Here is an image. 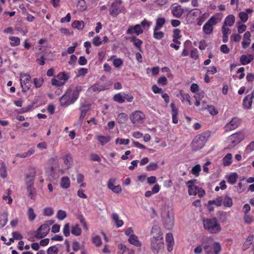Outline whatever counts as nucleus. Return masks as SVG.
Returning a JSON list of instances; mask_svg holds the SVG:
<instances>
[{"mask_svg": "<svg viewBox=\"0 0 254 254\" xmlns=\"http://www.w3.org/2000/svg\"><path fill=\"white\" fill-rule=\"evenodd\" d=\"M159 30L154 29L153 37L157 40H160L164 37V33L162 31H159Z\"/></svg>", "mask_w": 254, "mask_h": 254, "instance_id": "45", "label": "nucleus"}, {"mask_svg": "<svg viewBox=\"0 0 254 254\" xmlns=\"http://www.w3.org/2000/svg\"><path fill=\"white\" fill-rule=\"evenodd\" d=\"M71 89H68L66 90L65 93L61 97L60 101L62 106L66 107L75 102L71 96Z\"/></svg>", "mask_w": 254, "mask_h": 254, "instance_id": "10", "label": "nucleus"}, {"mask_svg": "<svg viewBox=\"0 0 254 254\" xmlns=\"http://www.w3.org/2000/svg\"><path fill=\"white\" fill-rule=\"evenodd\" d=\"M115 57V56H113L111 58V60H113V64L115 67L117 68H120L123 64V61L120 58H117L114 59V58Z\"/></svg>", "mask_w": 254, "mask_h": 254, "instance_id": "38", "label": "nucleus"}, {"mask_svg": "<svg viewBox=\"0 0 254 254\" xmlns=\"http://www.w3.org/2000/svg\"><path fill=\"white\" fill-rule=\"evenodd\" d=\"M241 120L238 117L233 118L230 122L227 123L224 127L226 132H228L237 128L241 124Z\"/></svg>", "mask_w": 254, "mask_h": 254, "instance_id": "12", "label": "nucleus"}, {"mask_svg": "<svg viewBox=\"0 0 254 254\" xmlns=\"http://www.w3.org/2000/svg\"><path fill=\"white\" fill-rule=\"evenodd\" d=\"M180 93L182 97L181 100L182 102H184L185 101H187L190 105H191L192 104L190 101L191 97L189 94L184 93L182 90L180 91Z\"/></svg>", "mask_w": 254, "mask_h": 254, "instance_id": "31", "label": "nucleus"}, {"mask_svg": "<svg viewBox=\"0 0 254 254\" xmlns=\"http://www.w3.org/2000/svg\"><path fill=\"white\" fill-rule=\"evenodd\" d=\"M124 97V92H121L115 94L113 97V100L119 103H123L125 102Z\"/></svg>", "mask_w": 254, "mask_h": 254, "instance_id": "30", "label": "nucleus"}, {"mask_svg": "<svg viewBox=\"0 0 254 254\" xmlns=\"http://www.w3.org/2000/svg\"><path fill=\"white\" fill-rule=\"evenodd\" d=\"M82 90V87L81 86H76L72 92L71 93V96L74 102L78 98L79 94Z\"/></svg>", "mask_w": 254, "mask_h": 254, "instance_id": "23", "label": "nucleus"}, {"mask_svg": "<svg viewBox=\"0 0 254 254\" xmlns=\"http://www.w3.org/2000/svg\"><path fill=\"white\" fill-rule=\"evenodd\" d=\"M0 176L3 179H4L7 177L6 168L4 163H2L0 167Z\"/></svg>", "mask_w": 254, "mask_h": 254, "instance_id": "49", "label": "nucleus"}, {"mask_svg": "<svg viewBox=\"0 0 254 254\" xmlns=\"http://www.w3.org/2000/svg\"><path fill=\"white\" fill-rule=\"evenodd\" d=\"M203 224L204 229L209 233L216 234L221 231V227L216 218L205 219Z\"/></svg>", "mask_w": 254, "mask_h": 254, "instance_id": "5", "label": "nucleus"}, {"mask_svg": "<svg viewBox=\"0 0 254 254\" xmlns=\"http://www.w3.org/2000/svg\"><path fill=\"white\" fill-rule=\"evenodd\" d=\"M64 164L66 166V169H68L70 168L72 164V158L69 154H66L63 158Z\"/></svg>", "mask_w": 254, "mask_h": 254, "instance_id": "25", "label": "nucleus"}, {"mask_svg": "<svg viewBox=\"0 0 254 254\" xmlns=\"http://www.w3.org/2000/svg\"><path fill=\"white\" fill-rule=\"evenodd\" d=\"M252 104V100H249V96L245 97L243 100V106L247 109H250Z\"/></svg>", "mask_w": 254, "mask_h": 254, "instance_id": "52", "label": "nucleus"}, {"mask_svg": "<svg viewBox=\"0 0 254 254\" xmlns=\"http://www.w3.org/2000/svg\"><path fill=\"white\" fill-rule=\"evenodd\" d=\"M207 109L211 115H216L218 113V111L213 106H208Z\"/></svg>", "mask_w": 254, "mask_h": 254, "instance_id": "62", "label": "nucleus"}, {"mask_svg": "<svg viewBox=\"0 0 254 254\" xmlns=\"http://www.w3.org/2000/svg\"><path fill=\"white\" fill-rule=\"evenodd\" d=\"M223 199L221 196L217 197L215 200H209L208 202V205L215 204L217 206H220L222 205Z\"/></svg>", "mask_w": 254, "mask_h": 254, "instance_id": "41", "label": "nucleus"}, {"mask_svg": "<svg viewBox=\"0 0 254 254\" xmlns=\"http://www.w3.org/2000/svg\"><path fill=\"white\" fill-rule=\"evenodd\" d=\"M27 191L28 196L32 199H34L36 196L35 188L33 186H27Z\"/></svg>", "mask_w": 254, "mask_h": 254, "instance_id": "27", "label": "nucleus"}, {"mask_svg": "<svg viewBox=\"0 0 254 254\" xmlns=\"http://www.w3.org/2000/svg\"><path fill=\"white\" fill-rule=\"evenodd\" d=\"M232 155L231 153H228L223 158V164L225 166L230 165L232 163Z\"/></svg>", "mask_w": 254, "mask_h": 254, "instance_id": "36", "label": "nucleus"}, {"mask_svg": "<svg viewBox=\"0 0 254 254\" xmlns=\"http://www.w3.org/2000/svg\"><path fill=\"white\" fill-rule=\"evenodd\" d=\"M47 254H58L59 249L56 246H53L47 250Z\"/></svg>", "mask_w": 254, "mask_h": 254, "instance_id": "56", "label": "nucleus"}, {"mask_svg": "<svg viewBox=\"0 0 254 254\" xmlns=\"http://www.w3.org/2000/svg\"><path fill=\"white\" fill-rule=\"evenodd\" d=\"M92 243L97 247H99L102 245V240L100 237L96 235L92 238Z\"/></svg>", "mask_w": 254, "mask_h": 254, "instance_id": "50", "label": "nucleus"}, {"mask_svg": "<svg viewBox=\"0 0 254 254\" xmlns=\"http://www.w3.org/2000/svg\"><path fill=\"white\" fill-rule=\"evenodd\" d=\"M239 17L244 23L248 20L249 17L248 14L244 11L240 12L239 14Z\"/></svg>", "mask_w": 254, "mask_h": 254, "instance_id": "57", "label": "nucleus"}, {"mask_svg": "<svg viewBox=\"0 0 254 254\" xmlns=\"http://www.w3.org/2000/svg\"><path fill=\"white\" fill-rule=\"evenodd\" d=\"M130 41L133 43V45L137 48L140 52H142L141 46L143 42L140 39L137 38L135 36H132L130 38Z\"/></svg>", "mask_w": 254, "mask_h": 254, "instance_id": "22", "label": "nucleus"}, {"mask_svg": "<svg viewBox=\"0 0 254 254\" xmlns=\"http://www.w3.org/2000/svg\"><path fill=\"white\" fill-rule=\"evenodd\" d=\"M63 233L65 237H68L70 235V230H69V224L68 223H66L64 225V227L63 229Z\"/></svg>", "mask_w": 254, "mask_h": 254, "instance_id": "64", "label": "nucleus"}, {"mask_svg": "<svg viewBox=\"0 0 254 254\" xmlns=\"http://www.w3.org/2000/svg\"><path fill=\"white\" fill-rule=\"evenodd\" d=\"M20 85L22 88V91L26 92L31 86L30 79L31 76L28 73H20Z\"/></svg>", "mask_w": 254, "mask_h": 254, "instance_id": "9", "label": "nucleus"}, {"mask_svg": "<svg viewBox=\"0 0 254 254\" xmlns=\"http://www.w3.org/2000/svg\"><path fill=\"white\" fill-rule=\"evenodd\" d=\"M244 138L245 134L244 132L239 131L231 135L229 140L232 145L234 146L242 141Z\"/></svg>", "mask_w": 254, "mask_h": 254, "instance_id": "11", "label": "nucleus"}, {"mask_svg": "<svg viewBox=\"0 0 254 254\" xmlns=\"http://www.w3.org/2000/svg\"><path fill=\"white\" fill-rule=\"evenodd\" d=\"M10 40V45L12 46H17L20 44V40L17 37L11 36L9 38Z\"/></svg>", "mask_w": 254, "mask_h": 254, "instance_id": "46", "label": "nucleus"}, {"mask_svg": "<svg viewBox=\"0 0 254 254\" xmlns=\"http://www.w3.org/2000/svg\"><path fill=\"white\" fill-rule=\"evenodd\" d=\"M238 178V176L237 174L236 173H233L228 176L227 181L230 184L234 185L236 183Z\"/></svg>", "mask_w": 254, "mask_h": 254, "instance_id": "35", "label": "nucleus"}, {"mask_svg": "<svg viewBox=\"0 0 254 254\" xmlns=\"http://www.w3.org/2000/svg\"><path fill=\"white\" fill-rule=\"evenodd\" d=\"M36 175V171L34 168L31 169L30 171L26 175V186H33L34 182V179Z\"/></svg>", "mask_w": 254, "mask_h": 254, "instance_id": "16", "label": "nucleus"}, {"mask_svg": "<svg viewBox=\"0 0 254 254\" xmlns=\"http://www.w3.org/2000/svg\"><path fill=\"white\" fill-rule=\"evenodd\" d=\"M152 237L150 239L151 250L154 254H158L164 247L163 233L157 225L153 226L151 230Z\"/></svg>", "mask_w": 254, "mask_h": 254, "instance_id": "1", "label": "nucleus"}, {"mask_svg": "<svg viewBox=\"0 0 254 254\" xmlns=\"http://www.w3.org/2000/svg\"><path fill=\"white\" fill-rule=\"evenodd\" d=\"M90 105L89 104H83L80 106L79 109L80 112H84L87 113L88 111L90 109Z\"/></svg>", "mask_w": 254, "mask_h": 254, "instance_id": "61", "label": "nucleus"}, {"mask_svg": "<svg viewBox=\"0 0 254 254\" xmlns=\"http://www.w3.org/2000/svg\"><path fill=\"white\" fill-rule=\"evenodd\" d=\"M159 168L157 163L151 162L146 167V170L147 171H155Z\"/></svg>", "mask_w": 254, "mask_h": 254, "instance_id": "44", "label": "nucleus"}, {"mask_svg": "<svg viewBox=\"0 0 254 254\" xmlns=\"http://www.w3.org/2000/svg\"><path fill=\"white\" fill-rule=\"evenodd\" d=\"M122 0H117L112 2L109 9L110 14L113 17H116L122 12L123 7L121 6Z\"/></svg>", "mask_w": 254, "mask_h": 254, "instance_id": "7", "label": "nucleus"}, {"mask_svg": "<svg viewBox=\"0 0 254 254\" xmlns=\"http://www.w3.org/2000/svg\"><path fill=\"white\" fill-rule=\"evenodd\" d=\"M78 218L80 221V222L82 225L83 229L85 230H88V226L84 216L82 215H80L78 216Z\"/></svg>", "mask_w": 254, "mask_h": 254, "instance_id": "59", "label": "nucleus"}, {"mask_svg": "<svg viewBox=\"0 0 254 254\" xmlns=\"http://www.w3.org/2000/svg\"><path fill=\"white\" fill-rule=\"evenodd\" d=\"M180 33L181 31L179 29H174L173 31V41L179 45L181 44V42L178 40L180 39L182 37Z\"/></svg>", "mask_w": 254, "mask_h": 254, "instance_id": "28", "label": "nucleus"}, {"mask_svg": "<svg viewBox=\"0 0 254 254\" xmlns=\"http://www.w3.org/2000/svg\"><path fill=\"white\" fill-rule=\"evenodd\" d=\"M128 242L129 244L137 247L141 246V243L139 241L138 237L135 234H131L128 239Z\"/></svg>", "mask_w": 254, "mask_h": 254, "instance_id": "19", "label": "nucleus"}, {"mask_svg": "<svg viewBox=\"0 0 254 254\" xmlns=\"http://www.w3.org/2000/svg\"><path fill=\"white\" fill-rule=\"evenodd\" d=\"M223 204L225 207H230L233 205V200L232 199L226 195L224 200L222 201Z\"/></svg>", "mask_w": 254, "mask_h": 254, "instance_id": "43", "label": "nucleus"}, {"mask_svg": "<svg viewBox=\"0 0 254 254\" xmlns=\"http://www.w3.org/2000/svg\"><path fill=\"white\" fill-rule=\"evenodd\" d=\"M210 134L208 131L202 132L197 135L192 140L191 147L193 151H196L202 149L207 141Z\"/></svg>", "mask_w": 254, "mask_h": 254, "instance_id": "4", "label": "nucleus"}, {"mask_svg": "<svg viewBox=\"0 0 254 254\" xmlns=\"http://www.w3.org/2000/svg\"><path fill=\"white\" fill-rule=\"evenodd\" d=\"M49 230L50 228L48 224H42L36 231L34 237L37 239L43 238L48 234Z\"/></svg>", "mask_w": 254, "mask_h": 254, "instance_id": "13", "label": "nucleus"}, {"mask_svg": "<svg viewBox=\"0 0 254 254\" xmlns=\"http://www.w3.org/2000/svg\"><path fill=\"white\" fill-rule=\"evenodd\" d=\"M90 89L94 92H100L105 89L103 85L98 83L94 84L90 88Z\"/></svg>", "mask_w": 254, "mask_h": 254, "instance_id": "42", "label": "nucleus"}, {"mask_svg": "<svg viewBox=\"0 0 254 254\" xmlns=\"http://www.w3.org/2000/svg\"><path fill=\"white\" fill-rule=\"evenodd\" d=\"M164 227L167 229H171L174 224V214L172 211H168L163 218Z\"/></svg>", "mask_w": 254, "mask_h": 254, "instance_id": "8", "label": "nucleus"}, {"mask_svg": "<svg viewBox=\"0 0 254 254\" xmlns=\"http://www.w3.org/2000/svg\"><path fill=\"white\" fill-rule=\"evenodd\" d=\"M171 13L177 18H180L184 12V9L180 5L173 4L171 7Z\"/></svg>", "mask_w": 254, "mask_h": 254, "instance_id": "15", "label": "nucleus"}, {"mask_svg": "<svg viewBox=\"0 0 254 254\" xmlns=\"http://www.w3.org/2000/svg\"><path fill=\"white\" fill-rule=\"evenodd\" d=\"M112 218L117 228L122 227L124 225V221L119 219V215L116 213L112 214Z\"/></svg>", "mask_w": 254, "mask_h": 254, "instance_id": "21", "label": "nucleus"}, {"mask_svg": "<svg viewBox=\"0 0 254 254\" xmlns=\"http://www.w3.org/2000/svg\"><path fill=\"white\" fill-rule=\"evenodd\" d=\"M54 211L52 207H46L44 209V215L45 216H51L53 214Z\"/></svg>", "mask_w": 254, "mask_h": 254, "instance_id": "63", "label": "nucleus"}, {"mask_svg": "<svg viewBox=\"0 0 254 254\" xmlns=\"http://www.w3.org/2000/svg\"><path fill=\"white\" fill-rule=\"evenodd\" d=\"M66 213L65 211L59 210L57 213V218L59 220H63L66 217Z\"/></svg>", "mask_w": 254, "mask_h": 254, "instance_id": "53", "label": "nucleus"}, {"mask_svg": "<svg viewBox=\"0 0 254 254\" xmlns=\"http://www.w3.org/2000/svg\"><path fill=\"white\" fill-rule=\"evenodd\" d=\"M11 190L10 189L6 190V194L2 196V199L10 204L12 202V198L10 196Z\"/></svg>", "mask_w": 254, "mask_h": 254, "instance_id": "40", "label": "nucleus"}, {"mask_svg": "<svg viewBox=\"0 0 254 254\" xmlns=\"http://www.w3.org/2000/svg\"><path fill=\"white\" fill-rule=\"evenodd\" d=\"M191 42L189 40L186 41L184 43L185 48L183 49L182 53V56L183 57H186L189 55V51L187 49L186 47L188 45H190Z\"/></svg>", "mask_w": 254, "mask_h": 254, "instance_id": "58", "label": "nucleus"}, {"mask_svg": "<svg viewBox=\"0 0 254 254\" xmlns=\"http://www.w3.org/2000/svg\"><path fill=\"white\" fill-rule=\"evenodd\" d=\"M165 19L164 17H159L157 18L154 28H156V30L161 29L165 23Z\"/></svg>", "mask_w": 254, "mask_h": 254, "instance_id": "29", "label": "nucleus"}, {"mask_svg": "<svg viewBox=\"0 0 254 254\" xmlns=\"http://www.w3.org/2000/svg\"><path fill=\"white\" fill-rule=\"evenodd\" d=\"M28 216L29 220L30 221H33L36 217V215L34 213L33 209L31 207L29 208L28 210Z\"/></svg>", "mask_w": 254, "mask_h": 254, "instance_id": "54", "label": "nucleus"}, {"mask_svg": "<svg viewBox=\"0 0 254 254\" xmlns=\"http://www.w3.org/2000/svg\"><path fill=\"white\" fill-rule=\"evenodd\" d=\"M200 171H201L200 166L199 164H197L192 167L191 172L195 176L198 177L199 175Z\"/></svg>", "mask_w": 254, "mask_h": 254, "instance_id": "51", "label": "nucleus"}, {"mask_svg": "<svg viewBox=\"0 0 254 254\" xmlns=\"http://www.w3.org/2000/svg\"><path fill=\"white\" fill-rule=\"evenodd\" d=\"M143 32V30L141 25L136 24L134 26H130L127 30L126 33L127 34H132L135 33L137 35H139Z\"/></svg>", "mask_w": 254, "mask_h": 254, "instance_id": "17", "label": "nucleus"}, {"mask_svg": "<svg viewBox=\"0 0 254 254\" xmlns=\"http://www.w3.org/2000/svg\"><path fill=\"white\" fill-rule=\"evenodd\" d=\"M194 180H190L187 182L188 193L190 195H195L198 192L199 188L194 185Z\"/></svg>", "mask_w": 254, "mask_h": 254, "instance_id": "14", "label": "nucleus"}, {"mask_svg": "<svg viewBox=\"0 0 254 254\" xmlns=\"http://www.w3.org/2000/svg\"><path fill=\"white\" fill-rule=\"evenodd\" d=\"M222 18L223 14L221 13H216L204 24L202 27L203 32L206 35L211 34L213 31V26L221 21Z\"/></svg>", "mask_w": 254, "mask_h": 254, "instance_id": "3", "label": "nucleus"}, {"mask_svg": "<svg viewBox=\"0 0 254 254\" xmlns=\"http://www.w3.org/2000/svg\"><path fill=\"white\" fill-rule=\"evenodd\" d=\"M254 60V56L252 55H249L248 56L243 55L241 56L240 60L242 64L246 65L251 63Z\"/></svg>", "mask_w": 254, "mask_h": 254, "instance_id": "20", "label": "nucleus"}, {"mask_svg": "<svg viewBox=\"0 0 254 254\" xmlns=\"http://www.w3.org/2000/svg\"><path fill=\"white\" fill-rule=\"evenodd\" d=\"M235 21V16L232 15L230 14L228 15L225 19V20L224 21V25L225 26H232L233 25Z\"/></svg>", "mask_w": 254, "mask_h": 254, "instance_id": "24", "label": "nucleus"}, {"mask_svg": "<svg viewBox=\"0 0 254 254\" xmlns=\"http://www.w3.org/2000/svg\"><path fill=\"white\" fill-rule=\"evenodd\" d=\"M72 26L74 28L81 30H82L84 27V23L82 20H75L72 22Z\"/></svg>", "mask_w": 254, "mask_h": 254, "instance_id": "33", "label": "nucleus"}, {"mask_svg": "<svg viewBox=\"0 0 254 254\" xmlns=\"http://www.w3.org/2000/svg\"><path fill=\"white\" fill-rule=\"evenodd\" d=\"M116 181V178H110L107 182V187L109 189L112 190L113 188L115 187L114 184Z\"/></svg>", "mask_w": 254, "mask_h": 254, "instance_id": "60", "label": "nucleus"}, {"mask_svg": "<svg viewBox=\"0 0 254 254\" xmlns=\"http://www.w3.org/2000/svg\"><path fill=\"white\" fill-rule=\"evenodd\" d=\"M49 163L52 165L51 170L53 171L54 169L59 166V160L58 157L56 156L50 159Z\"/></svg>", "mask_w": 254, "mask_h": 254, "instance_id": "39", "label": "nucleus"}, {"mask_svg": "<svg viewBox=\"0 0 254 254\" xmlns=\"http://www.w3.org/2000/svg\"><path fill=\"white\" fill-rule=\"evenodd\" d=\"M145 116L140 111H135L130 115L131 122L135 127H139L144 121Z\"/></svg>", "mask_w": 254, "mask_h": 254, "instance_id": "6", "label": "nucleus"}, {"mask_svg": "<svg viewBox=\"0 0 254 254\" xmlns=\"http://www.w3.org/2000/svg\"><path fill=\"white\" fill-rule=\"evenodd\" d=\"M7 220V213H3L0 214V229L3 228L6 225Z\"/></svg>", "mask_w": 254, "mask_h": 254, "instance_id": "34", "label": "nucleus"}, {"mask_svg": "<svg viewBox=\"0 0 254 254\" xmlns=\"http://www.w3.org/2000/svg\"><path fill=\"white\" fill-rule=\"evenodd\" d=\"M171 108L172 109V122L174 124H178V109L176 106V105L174 103H172L171 104Z\"/></svg>", "mask_w": 254, "mask_h": 254, "instance_id": "18", "label": "nucleus"}, {"mask_svg": "<svg viewBox=\"0 0 254 254\" xmlns=\"http://www.w3.org/2000/svg\"><path fill=\"white\" fill-rule=\"evenodd\" d=\"M117 119L119 123H124L127 120V115L125 113H120L118 115Z\"/></svg>", "mask_w": 254, "mask_h": 254, "instance_id": "48", "label": "nucleus"}, {"mask_svg": "<svg viewBox=\"0 0 254 254\" xmlns=\"http://www.w3.org/2000/svg\"><path fill=\"white\" fill-rule=\"evenodd\" d=\"M58 78L60 80L66 81L69 78L68 75L65 72L59 73L57 76Z\"/></svg>", "mask_w": 254, "mask_h": 254, "instance_id": "55", "label": "nucleus"}, {"mask_svg": "<svg viewBox=\"0 0 254 254\" xmlns=\"http://www.w3.org/2000/svg\"><path fill=\"white\" fill-rule=\"evenodd\" d=\"M70 182L68 177H63L61 179L60 184L61 187L63 189H66L70 187Z\"/></svg>", "mask_w": 254, "mask_h": 254, "instance_id": "26", "label": "nucleus"}, {"mask_svg": "<svg viewBox=\"0 0 254 254\" xmlns=\"http://www.w3.org/2000/svg\"><path fill=\"white\" fill-rule=\"evenodd\" d=\"M203 249L205 254H219L222 246L218 242H213L211 237L206 238L203 241Z\"/></svg>", "mask_w": 254, "mask_h": 254, "instance_id": "2", "label": "nucleus"}, {"mask_svg": "<svg viewBox=\"0 0 254 254\" xmlns=\"http://www.w3.org/2000/svg\"><path fill=\"white\" fill-rule=\"evenodd\" d=\"M97 140L102 145H104L110 141L111 137L110 136L99 135L97 136Z\"/></svg>", "mask_w": 254, "mask_h": 254, "instance_id": "32", "label": "nucleus"}, {"mask_svg": "<svg viewBox=\"0 0 254 254\" xmlns=\"http://www.w3.org/2000/svg\"><path fill=\"white\" fill-rule=\"evenodd\" d=\"M44 82V79L42 77L38 78H35L33 79V83L35 87L37 88H40L42 86Z\"/></svg>", "mask_w": 254, "mask_h": 254, "instance_id": "47", "label": "nucleus"}, {"mask_svg": "<svg viewBox=\"0 0 254 254\" xmlns=\"http://www.w3.org/2000/svg\"><path fill=\"white\" fill-rule=\"evenodd\" d=\"M82 230L79 225L76 224L71 227V233L72 235L79 236L81 234Z\"/></svg>", "mask_w": 254, "mask_h": 254, "instance_id": "37", "label": "nucleus"}]
</instances>
